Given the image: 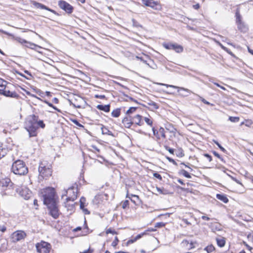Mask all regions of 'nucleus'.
<instances>
[{"label": "nucleus", "mask_w": 253, "mask_h": 253, "mask_svg": "<svg viewBox=\"0 0 253 253\" xmlns=\"http://www.w3.org/2000/svg\"><path fill=\"white\" fill-rule=\"evenodd\" d=\"M119 242V240L117 237H115L114 241L112 243V246L113 247H116V246L118 245V243Z\"/></svg>", "instance_id": "obj_33"}, {"label": "nucleus", "mask_w": 253, "mask_h": 253, "mask_svg": "<svg viewBox=\"0 0 253 253\" xmlns=\"http://www.w3.org/2000/svg\"><path fill=\"white\" fill-rule=\"evenodd\" d=\"M153 0H143V3L146 6H149L152 8H154L155 6L157 5V3Z\"/></svg>", "instance_id": "obj_18"}, {"label": "nucleus", "mask_w": 253, "mask_h": 253, "mask_svg": "<svg viewBox=\"0 0 253 253\" xmlns=\"http://www.w3.org/2000/svg\"><path fill=\"white\" fill-rule=\"evenodd\" d=\"M6 230V227L3 225L0 226V231H1L2 232H4Z\"/></svg>", "instance_id": "obj_50"}, {"label": "nucleus", "mask_w": 253, "mask_h": 253, "mask_svg": "<svg viewBox=\"0 0 253 253\" xmlns=\"http://www.w3.org/2000/svg\"><path fill=\"white\" fill-rule=\"evenodd\" d=\"M229 120L232 122H238L239 121V118L237 117H230Z\"/></svg>", "instance_id": "obj_32"}, {"label": "nucleus", "mask_w": 253, "mask_h": 253, "mask_svg": "<svg viewBox=\"0 0 253 253\" xmlns=\"http://www.w3.org/2000/svg\"><path fill=\"white\" fill-rule=\"evenodd\" d=\"M42 197L43 198V203L47 205L56 202L55 196V190L54 188L47 187L43 189L42 192Z\"/></svg>", "instance_id": "obj_2"}, {"label": "nucleus", "mask_w": 253, "mask_h": 253, "mask_svg": "<svg viewBox=\"0 0 253 253\" xmlns=\"http://www.w3.org/2000/svg\"><path fill=\"white\" fill-rule=\"evenodd\" d=\"M129 202L128 200H125L122 203V208L125 209L128 205Z\"/></svg>", "instance_id": "obj_40"}, {"label": "nucleus", "mask_w": 253, "mask_h": 253, "mask_svg": "<svg viewBox=\"0 0 253 253\" xmlns=\"http://www.w3.org/2000/svg\"><path fill=\"white\" fill-rule=\"evenodd\" d=\"M202 218L203 220H209L210 219V218L209 217H207V216H204V215L202 216Z\"/></svg>", "instance_id": "obj_55"}, {"label": "nucleus", "mask_w": 253, "mask_h": 253, "mask_svg": "<svg viewBox=\"0 0 253 253\" xmlns=\"http://www.w3.org/2000/svg\"><path fill=\"white\" fill-rule=\"evenodd\" d=\"M168 159L169 161V162H172L173 164H176V162H175V161L173 159H172L171 158H168Z\"/></svg>", "instance_id": "obj_57"}, {"label": "nucleus", "mask_w": 253, "mask_h": 253, "mask_svg": "<svg viewBox=\"0 0 253 253\" xmlns=\"http://www.w3.org/2000/svg\"><path fill=\"white\" fill-rule=\"evenodd\" d=\"M200 99V100L205 104L210 105V103L208 101H207L206 100H205L204 98H203L202 97L196 94Z\"/></svg>", "instance_id": "obj_38"}, {"label": "nucleus", "mask_w": 253, "mask_h": 253, "mask_svg": "<svg viewBox=\"0 0 253 253\" xmlns=\"http://www.w3.org/2000/svg\"><path fill=\"white\" fill-rule=\"evenodd\" d=\"M213 154H214V155L215 156H216V157L218 158H219V159H221V157H220V155H219L218 153H217L216 152L214 151V152H213Z\"/></svg>", "instance_id": "obj_51"}, {"label": "nucleus", "mask_w": 253, "mask_h": 253, "mask_svg": "<svg viewBox=\"0 0 253 253\" xmlns=\"http://www.w3.org/2000/svg\"><path fill=\"white\" fill-rule=\"evenodd\" d=\"M81 209L83 210L84 214H89L90 213L88 210L85 208V207H83L82 208H81Z\"/></svg>", "instance_id": "obj_45"}, {"label": "nucleus", "mask_w": 253, "mask_h": 253, "mask_svg": "<svg viewBox=\"0 0 253 253\" xmlns=\"http://www.w3.org/2000/svg\"><path fill=\"white\" fill-rule=\"evenodd\" d=\"M153 176L159 179V180H162V177L161 175L160 174H159L158 173H157V172L154 173H153Z\"/></svg>", "instance_id": "obj_43"}, {"label": "nucleus", "mask_w": 253, "mask_h": 253, "mask_svg": "<svg viewBox=\"0 0 253 253\" xmlns=\"http://www.w3.org/2000/svg\"><path fill=\"white\" fill-rule=\"evenodd\" d=\"M110 106L109 104L105 105H98L96 106V108L98 109H99L100 110L103 111L105 112H109L110 111Z\"/></svg>", "instance_id": "obj_19"}, {"label": "nucleus", "mask_w": 253, "mask_h": 253, "mask_svg": "<svg viewBox=\"0 0 253 253\" xmlns=\"http://www.w3.org/2000/svg\"><path fill=\"white\" fill-rule=\"evenodd\" d=\"M136 109V107H130L126 112L128 114H131L135 111Z\"/></svg>", "instance_id": "obj_35"}, {"label": "nucleus", "mask_w": 253, "mask_h": 253, "mask_svg": "<svg viewBox=\"0 0 253 253\" xmlns=\"http://www.w3.org/2000/svg\"><path fill=\"white\" fill-rule=\"evenodd\" d=\"M49 210L50 214L54 218H57L59 216V211L56 205V202L46 205Z\"/></svg>", "instance_id": "obj_10"}, {"label": "nucleus", "mask_w": 253, "mask_h": 253, "mask_svg": "<svg viewBox=\"0 0 253 253\" xmlns=\"http://www.w3.org/2000/svg\"><path fill=\"white\" fill-rule=\"evenodd\" d=\"M204 156L205 157H206L209 160V162L211 161L212 158H211V156H210V155H209L208 154H204Z\"/></svg>", "instance_id": "obj_49"}, {"label": "nucleus", "mask_w": 253, "mask_h": 253, "mask_svg": "<svg viewBox=\"0 0 253 253\" xmlns=\"http://www.w3.org/2000/svg\"><path fill=\"white\" fill-rule=\"evenodd\" d=\"M49 106L52 107L54 110L57 111L58 112H60V110H59L58 108H57L56 107L54 106L51 103H48L47 104Z\"/></svg>", "instance_id": "obj_46"}, {"label": "nucleus", "mask_w": 253, "mask_h": 253, "mask_svg": "<svg viewBox=\"0 0 253 253\" xmlns=\"http://www.w3.org/2000/svg\"><path fill=\"white\" fill-rule=\"evenodd\" d=\"M183 175L185 177L188 178H190L191 177L190 174L187 171H186V170H184L183 171Z\"/></svg>", "instance_id": "obj_41"}, {"label": "nucleus", "mask_w": 253, "mask_h": 253, "mask_svg": "<svg viewBox=\"0 0 253 253\" xmlns=\"http://www.w3.org/2000/svg\"><path fill=\"white\" fill-rule=\"evenodd\" d=\"M141 116L137 115L133 118L132 121L133 123H134L138 126H141L143 124V122L141 121Z\"/></svg>", "instance_id": "obj_16"}, {"label": "nucleus", "mask_w": 253, "mask_h": 253, "mask_svg": "<svg viewBox=\"0 0 253 253\" xmlns=\"http://www.w3.org/2000/svg\"><path fill=\"white\" fill-rule=\"evenodd\" d=\"M95 97L96 98H99L100 99H103L105 98V96L104 95H95Z\"/></svg>", "instance_id": "obj_58"}, {"label": "nucleus", "mask_w": 253, "mask_h": 253, "mask_svg": "<svg viewBox=\"0 0 253 253\" xmlns=\"http://www.w3.org/2000/svg\"><path fill=\"white\" fill-rule=\"evenodd\" d=\"M35 6L38 8L45 9V10L50 11L54 14H56V12L54 10L50 9L48 7L46 6L45 5H44L42 3H36L35 4Z\"/></svg>", "instance_id": "obj_17"}, {"label": "nucleus", "mask_w": 253, "mask_h": 253, "mask_svg": "<svg viewBox=\"0 0 253 253\" xmlns=\"http://www.w3.org/2000/svg\"><path fill=\"white\" fill-rule=\"evenodd\" d=\"M7 84V82L0 78V93L1 92H3L4 89L6 88V85Z\"/></svg>", "instance_id": "obj_21"}, {"label": "nucleus", "mask_w": 253, "mask_h": 253, "mask_svg": "<svg viewBox=\"0 0 253 253\" xmlns=\"http://www.w3.org/2000/svg\"><path fill=\"white\" fill-rule=\"evenodd\" d=\"M109 233L112 234H117V233L115 230H113L111 228H109L106 231V234H108Z\"/></svg>", "instance_id": "obj_36"}, {"label": "nucleus", "mask_w": 253, "mask_h": 253, "mask_svg": "<svg viewBox=\"0 0 253 253\" xmlns=\"http://www.w3.org/2000/svg\"><path fill=\"white\" fill-rule=\"evenodd\" d=\"M27 44L26 45V46L27 47H29L31 49H34L35 47H37L38 46L37 45L33 43H32V42H28V43H27Z\"/></svg>", "instance_id": "obj_31"}, {"label": "nucleus", "mask_w": 253, "mask_h": 253, "mask_svg": "<svg viewBox=\"0 0 253 253\" xmlns=\"http://www.w3.org/2000/svg\"><path fill=\"white\" fill-rule=\"evenodd\" d=\"M177 181H178V183H179L181 185H183L184 184V183H183L182 180H181L180 179H178Z\"/></svg>", "instance_id": "obj_64"}, {"label": "nucleus", "mask_w": 253, "mask_h": 253, "mask_svg": "<svg viewBox=\"0 0 253 253\" xmlns=\"http://www.w3.org/2000/svg\"><path fill=\"white\" fill-rule=\"evenodd\" d=\"M122 123L126 127L129 128L133 124V122L130 117H126L123 120Z\"/></svg>", "instance_id": "obj_15"}, {"label": "nucleus", "mask_w": 253, "mask_h": 253, "mask_svg": "<svg viewBox=\"0 0 253 253\" xmlns=\"http://www.w3.org/2000/svg\"><path fill=\"white\" fill-rule=\"evenodd\" d=\"M183 221L187 225H190L191 223L186 219H183Z\"/></svg>", "instance_id": "obj_60"}, {"label": "nucleus", "mask_w": 253, "mask_h": 253, "mask_svg": "<svg viewBox=\"0 0 253 253\" xmlns=\"http://www.w3.org/2000/svg\"><path fill=\"white\" fill-rule=\"evenodd\" d=\"M159 84H160L161 85L166 86L167 87H172L173 88H177V89H178V92H179L180 90H183V91H185L188 93L191 92V90H190L189 89H188L187 88H185L184 87H178V86H175L173 85H170V84H163V83H159Z\"/></svg>", "instance_id": "obj_14"}, {"label": "nucleus", "mask_w": 253, "mask_h": 253, "mask_svg": "<svg viewBox=\"0 0 253 253\" xmlns=\"http://www.w3.org/2000/svg\"><path fill=\"white\" fill-rule=\"evenodd\" d=\"M30 96H32V97H35V98H37V99H39V100H40L41 101H42V99H41L40 98L37 97V96H36L34 94H33L31 93V95H30Z\"/></svg>", "instance_id": "obj_56"}, {"label": "nucleus", "mask_w": 253, "mask_h": 253, "mask_svg": "<svg viewBox=\"0 0 253 253\" xmlns=\"http://www.w3.org/2000/svg\"><path fill=\"white\" fill-rule=\"evenodd\" d=\"M148 105L151 106L152 109H157L159 108L158 104L153 101H150L149 102Z\"/></svg>", "instance_id": "obj_27"}, {"label": "nucleus", "mask_w": 253, "mask_h": 253, "mask_svg": "<svg viewBox=\"0 0 253 253\" xmlns=\"http://www.w3.org/2000/svg\"><path fill=\"white\" fill-rule=\"evenodd\" d=\"M39 179L46 178L52 174L51 165L46 161H42L39 167Z\"/></svg>", "instance_id": "obj_1"}, {"label": "nucleus", "mask_w": 253, "mask_h": 253, "mask_svg": "<svg viewBox=\"0 0 253 253\" xmlns=\"http://www.w3.org/2000/svg\"><path fill=\"white\" fill-rule=\"evenodd\" d=\"M165 130H164V129L163 128V127H161L159 129V132L160 133H161V135H162V136L163 137V138H165L166 137V135H165V132H164Z\"/></svg>", "instance_id": "obj_42"}, {"label": "nucleus", "mask_w": 253, "mask_h": 253, "mask_svg": "<svg viewBox=\"0 0 253 253\" xmlns=\"http://www.w3.org/2000/svg\"><path fill=\"white\" fill-rule=\"evenodd\" d=\"M232 179L234 180L235 181H236L237 183L239 184H241V185H242V183L238 180H237V179L232 177Z\"/></svg>", "instance_id": "obj_59"}, {"label": "nucleus", "mask_w": 253, "mask_h": 253, "mask_svg": "<svg viewBox=\"0 0 253 253\" xmlns=\"http://www.w3.org/2000/svg\"><path fill=\"white\" fill-rule=\"evenodd\" d=\"M215 143L218 146L222 151L224 152L225 151V149L222 147L218 142H215Z\"/></svg>", "instance_id": "obj_48"}, {"label": "nucleus", "mask_w": 253, "mask_h": 253, "mask_svg": "<svg viewBox=\"0 0 253 253\" xmlns=\"http://www.w3.org/2000/svg\"><path fill=\"white\" fill-rule=\"evenodd\" d=\"M215 248L212 245L208 246L204 249V250L206 251L208 253H211L213 252Z\"/></svg>", "instance_id": "obj_23"}, {"label": "nucleus", "mask_w": 253, "mask_h": 253, "mask_svg": "<svg viewBox=\"0 0 253 253\" xmlns=\"http://www.w3.org/2000/svg\"><path fill=\"white\" fill-rule=\"evenodd\" d=\"M26 236V233L22 230H17L14 232L10 236L12 242L16 243L24 239Z\"/></svg>", "instance_id": "obj_6"}, {"label": "nucleus", "mask_w": 253, "mask_h": 253, "mask_svg": "<svg viewBox=\"0 0 253 253\" xmlns=\"http://www.w3.org/2000/svg\"><path fill=\"white\" fill-rule=\"evenodd\" d=\"M168 150L169 151V152L171 153V154H173V152H174V150L173 149H171V148H169L168 149Z\"/></svg>", "instance_id": "obj_61"}, {"label": "nucleus", "mask_w": 253, "mask_h": 253, "mask_svg": "<svg viewBox=\"0 0 253 253\" xmlns=\"http://www.w3.org/2000/svg\"><path fill=\"white\" fill-rule=\"evenodd\" d=\"M152 130H153L154 135L157 136V135L158 133V131H157V130L155 129L154 127L152 128Z\"/></svg>", "instance_id": "obj_52"}, {"label": "nucleus", "mask_w": 253, "mask_h": 253, "mask_svg": "<svg viewBox=\"0 0 253 253\" xmlns=\"http://www.w3.org/2000/svg\"><path fill=\"white\" fill-rule=\"evenodd\" d=\"M17 41L20 43L21 44H23L24 43H28V41H26L24 39H21V38H18L17 39Z\"/></svg>", "instance_id": "obj_39"}, {"label": "nucleus", "mask_w": 253, "mask_h": 253, "mask_svg": "<svg viewBox=\"0 0 253 253\" xmlns=\"http://www.w3.org/2000/svg\"><path fill=\"white\" fill-rule=\"evenodd\" d=\"M53 102L55 103H58V100L57 98H54L53 99Z\"/></svg>", "instance_id": "obj_63"}, {"label": "nucleus", "mask_w": 253, "mask_h": 253, "mask_svg": "<svg viewBox=\"0 0 253 253\" xmlns=\"http://www.w3.org/2000/svg\"><path fill=\"white\" fill-rule=\"evenodd\" d=\"M146 233L145 232H143V233H141V234H139L138 235H137L136 237H135L134 238H135V240H138L139 239H140L143 235L146 234Z\"/></svg>", "instance_id": "obj_44"}, {"label": "nucleus", "mask_w": 253, "mask_h": 253, "mask_svg": "<svg viewBox=\"0 0 253 253\" xmlns=\"http://www.w3.org/2000/svg\"><path fill=\"white\" fill-rule=\"evenodd\" d=\"M0 94L7 97H11L15 98L18 97V95L15 92L10 91L9 90H6V88L4 89L3 92H1Z\"/></svg>", "instance_id": "obj_13"}, {"label": "nucleus", "mask_w": 253, "mask_h": 253, "mask_svg": "<svg viewBox=\"0 0 253 253\" xmlns=\"http://www.w3.org/2000/svg\"><path fill=\"white\" fill-rule=\"evenodd\" d=\"M19 194L24 199L28 200L31 197L32 193L28 188L24 187L19 191Z\"/></svg>", "instance_id": "obj_12"}, {"label": "nucleus", "mask_w": 253, "mask_h": 253, "mask_svg": "<svg viewBox=\"0 0 253 253\" xmlns=\"http://www.w3.org/2000/svg\"><path fill=\"white\" fill-rule=\"evenodd\" d=\"M216 42L221 47L222 49L228 52V49L226 47L224 46L220 42L216 41Z\"/></svg>", "instance_id": "obj_37"}, {"label": "nucleus", "mask_w": 253, "mask_h": 253, "mask_svg": "<svg viewBox=\"0 0 253 253\" xmlns=\"http://www.w3.org/2000/svg\"><path fill=\"white\" fill-rule=\"evenodd\" d=\"M93 252V251L92 250H90V249H89L88 250H86V251H84L83 253H92Z\"/></svg>", "instance_id": "obj_53"}, {"label": "nucleus", "mask_w": 253, "mask_h": 253, "mask_svg": "<svg viewBox=\"0 0 253 253\" xmlns=\"http://www.w3.org/2000/svg\"><path fill=\"white\" fill-rule=\"evenodd\" d=\"M156 190L160 194H161L167 195V194H169V192H168V191L165 189L164 188H161L157 187H156Z\"/></svg>", "instance_id": "obj_24"}, {"label": "nucleus", "mask_w": 253, "mask_h": 253, "mask_svg": "<svg viewBox=\"0 0 253 253\" xmlns=\"http://www.w3.org/2000/svg\"><path fill=\"white\" fill-rule=\"evenodd\" d=\"M77 188L74 187L69 188L67 191H66V195L65 196H68L66 199V202L69 201L73 202L75 201L77 197Z\"/></svg>", "instance_id": "obj_7"}, {"label": "nucleus", "mask_w": 253, "mask_h": 253, "mask_svg": "<svg viewBox=\"0 0 253 253\" xmlns=\"http://www.w3.org/2000/svg\"><path fill=\"white\" fill-rule=\"evenodd\" d=\"M6 153V150L0 147V159L4 157Z\"/></svg>", "instance_id": "obj_29"}, {"label": "nucleus", "mask_w": 253, "mask_h": 253, "mask_svg": "<svg viewBox=\"0 0 253 253\" xmlns=\"http://www.w3.org/2000/svg\"><path fill=\"white\" fill-rule=\"evenodd\" d=\"M10 182V180L9 178H6L5 179L2 180V181H1V183L2 186H7Z\"/></svg>", "instance_id": "obj_26"}, {"label": "nucleus", "mask_w": 253, "mask_h": 253, "mask_svg": "<svg viewBox=\"0 0 253 253\" xmlns=\"http://www.w3.org/2000/svg\"><path fill=\"white\" fill-rule=\"evenodd\" d=\"M37 124L39 126L41 127L42 128L45 127V124L43 123L42 121L40 120Z\"/></svg>", "instance_id": "obj_34"}, {"label": "nucleus", "mask_w": 253, "mask_h": 253, "mask_svg": "<svg viewBox=\"0 0 253 253\" xmlns=\"http://www.w3.org/2000/svg\"><path fill=\"white\" fill-rule=\"evenodd\" d=\"M216 198L224 202V203H227L228 202V199L226 195L223 194H217L216 196Z\"/></svg>", "instance_id": "obj_20"}, {"label": "nucleus", "mask_w": 253, "mask_h": 253, "mask_svg": "<svg viewBox=\"0 0 253 253\" xmlns=\"http://www.w3.org/2000/svg\"><path fill=\"white\" fill-rule=\"evenodd\" d=\"M22 89H23V90L26 92V93L28 95H29V96H30V95H31V93L29 91H27V90H25V89H24V88H22Z\"/></svg>", "instance_id": "obj_62"}, {"label": "nucleus", "mask_w": 253, "mask_h": 253, "mask_svg": "<svg viewBox=\"0 0 253 253\" xmlns=\"http://www.w3.org/2000/svg\"><path fill=\"white\" fill-rule=\"evenodd\" d=\"M36 248L39 253H49L51 246L47 242L42 241L36 245Z\"/></svg>", "instance_id": "obj_5"}, {"label": "nucleus", "mask_w": 253, "mask_h": 253, "mask_svg": "<svg viewBox=\"0 0 253 253\" xmlns=\"http://www.w3.org/2000/svg\"><path fill=\"white\" fill-rule=\"evenodd\" d=\"M193 8H195V9H198L200 7V5L198 3L195 4V5H194L193 6Z\"/></svg>", "instance_id": "obj_54"}, {"label": "nucleus", "mask_w": 253, "mask_h": 253, "mask_svg": "<svg viewBox=\"0 0 253 253\" xmlns=\"http://www.w3.org/2000/svg\"><path fill=\"white\" fill-rule=\"evenodd\" d=\"M38 126L34 120H29L26 122L25 128L29 132V136L33 137L36 135V130Z\"/></svg>", "instance_id": "obj_4"}, {"label": "nucleus", "mask_w": 253, "mask_h": 253, "mask_svg": "<svg viewBox=\"0 0 253 253\" xmlns=\"http://www.w3.org/2000/svg\"><path fill=\"white\" fill-rule=\"evenodd\" d=\"M165 225L164 223L163 222H158L156 224L155 227H163Z\"/></svg>", "instance_id": "obj_47"}, {"label": "nucleus", "mask_w": 253, "mask_h": 253, "mask_svg": "<svg viewBox=\"0 0 253 253\" xmlns=\"http://www.w3.org/2000/svg\"><path fill=\"white\" fill-rule=\"evenodd\" d=\"M236 23L237 25L238 29L243 33L247 32L248 30V28L246 24L243 21H242L241 16L238 12L236 13Z\"/></svg>", "instance_id": "obj_8"}, {"label": "nucleus", "mask_w": 253, "mask_h": 253, "mask_svg": "<svg viewBox=\"0 0 253 253\" xmlns=\"http://www.w3.org/2000/svg\"><path fill=\"white\" fill-rule=\"evenodd\" d=\"M216 241L217 242V245L220 247H223L225 245V241L224 238L220 237L219 238H216Z\"/></svg>", "instance_id": "obj_22"}, {"label": "nucleus", "mask_w": 253, "mask_h": 253, "mask_svg": "<svg viewBox=\"0 0 253 253\" xmlns=\"http://www.w3.org/2000/svg\"><path fill=\"white\" fill-rule=\"evenodd\" d=\"M85 198L82 197L80 199V208H82L83 207H85Z\"/></svg>", "instance_id": "obj_28"}, {"label": "nucleus", "mask_w": 253, "mask_h": 253, "mask_svg": "<svg viewBox=\"0 0 253 253\" xmlns=\"http://www.w3.org/2000/svg\"><path fill=\"white\" fill-rule=\"evenodd\" d=\"M163 45L165 48L174 50L177 53L182 52L183 50V47L177 43H164Z\"/></svg>", "instance_id": "obj_9"}, {"label": "nucleus", "mask_w": 253, "mask_h": 253, "mask_svg": "<svg viewBox=\"0 0 253 253\" xmlns=\"http://www.w3.org/2000/svg\"><path fill=\"white\" fill-rule=\"evenodd\" d=\"M11 169L14 173L18 175H25L28 171L27 167L21 160H17L13 163Z\"/></svg>", "instance_id": "obj_3"}, {"label": "nucleus", "mask_w": 253, "mask_h": 253, "mask_svg": "<svg viewBox=\"0 0 253 253\" xmlns=\"http://www.w3.org/2000/svg\"><path fill=\"white\" fill-rule=\"evenodd\" d=\"M112 116L114 117L117 118L120 115V110L119 109L113 110L112 112Z\"/></svg>", "instance_id": "obj_25"}, {"label": "nucleus", "mask_w": 253, "mask_h": 253, "mask_svg": "<svg viewBox=\"0 0 253 253\" xmlns=\"http://www.w3.org/2000/svg\"><path fill=\"white\" fill-rule=\"evenodd\" d=\"M144 120L145 122H146V123L148 125L150 126H152L153 121L150 118H149L148 117H144Z\"/></svg>", "instance_id": "obj_30"}, {"label": "nucleus", "mask_w": 253, "mask_h": 253, "mask_svg": "<svg viewBox=\"0 0 253 253\" xmlns=\"http://www.w3.org/2000/svg\"><path fill=\"white\" fill-rule=\"evenodd\" d=\"M58 5L60 8L65 10L68 13H71L72 12L73 7L65 1L60 0L58 2Z\"/></svg>", "instance_id": "obj_11"}]
</instances>
